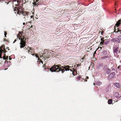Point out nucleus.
Wrapping results in <instances>:
<instances>
[{
	"mask_svg": "<svg viewBox=\"0 0 121 121\" xmlns=\"http://www.w3.org/2000/svg\"><path fill=\"white\" fill-rule=\"evenodd\" d=\"M6 52L5 47L3 45L0 47V58L3 59V60H8V57L5 54H4L3 57H2V53H4Z\"/></svg>",
	"mask_w": 121,
	"mask_h": 121,
	"instance_id": "nucleus-2",
	"label": "nucleus"
},
{
	"mask_svg": "<svg viewBox=\"0 0 121 121\" xmlns=\"http://www.w3.org/2000/svg\"><path fill=\"white\" fill-rule=\"evenodd\" d=\"M9 3H7V4H8Z\"/></svg>",
	"mask_w": 121,
	"mask_h": 121,
	"instance_id": "nucleus-46",
	"label": "nucleus"
},
{
	"mask_svg": "<svg viewBox=\"0 0 121 121\" xmlns=\"http://www.w3.org/2000/svg\"><path fill=\"white\" fill-rule=\"evenodd\" d=\"M84 80L86 82H87V79L86 80V79H84Z\"/></svg>",
	"mask_w": 121,
	"mask_h": 121,
	"instance_id": "nucleus-38",
	"label": "nucleus"
},
{
	"mask_svg": "<svg viewBox=\"0 0 121 121\" xmlns=\"http://www.w3.org/2000/svg\"><path fill=\"white\" fill-rule=\"evenodd\" d=\"M117 38L120 40H121V35L118 36L117 37Z\"/></svg>",
	"mask_w": 121,
	"mask_h": 121,
	"instance_id": "nucleus-22",
	"label": "nucleus"
},
{
	"mask_svg": "<svg viewBox=\"0 0 121 121\" xmlns=\"http://www.w3.org/2000/svg\"><path fill=\"white\" fill-rule=\"evenodd\" d=\"M120 51H119V53H120Z\"/></svg>",
	"mask_w": 121,
	"mask_h": 121,
	"instance_id": "nucleus-47",
	"label": "nucleus"
},
{
	"mask_svg": "<svg viewBox=\"0 0 121 121\" xmlns=\"http://www.w3.org/2000/svg\"><path fill=\"white\" fill-rule=\"evenodd\" d=\"M9 60H11L12 59V58H9Z\"/></svg>",
	"mask_w": 121,
	"mask_h": 121,
	"instance_id": "nucleus-36",
	"label": "nucleus"
},
{
	"mask_svg": "<svg viewBox=\"0 0 121 121\" xmlns=\"http://www.w3.org/2000/svg\"><path fill=\"white\" fill-rule=\"evenodd\" d=\"M86 79H89V77L88 76L86 77Z\"/></svg>",
	"mask_w": 121,
	"mask_h": 121,
	"instance_id": "nucleus-35",
	"label": "nucleus"
},
{
	"mask_svg": "<svg viewBox=\"0 0 121 121\" xmlns=\"http://www.w3.org/2000/svg\"><path fill=\"white\" fill-rule=\"evenodd\" d=\"M119 49V46L116 45H114L113 47V52L115 55V53L117 54V52L118 51Z\"/></svg>",
	"mask_w": 121,
	"mask_h": 121,
	"instance_id": "nucleus-5",
	"label": "nucleus"
},
{
	"mask_svg": "<svg viewBox=\"0 0 121 121\" xmlns=\"http://www.w3.org/2000/svg\"><path fill=\"white\" fill-rule=\"evenodd\" d=\"M80 65L79 64H77V65H75L74 67H76L77 68L78 67H80Z\"/></svg>",
	"mask_w": 121,
	"mask_h": 121,
	"instance_id": "nucleus-23",
	"label": "nucleus"
},
{
	"mask_svg": "<svg viewBox=\"0 0 121 121\" xmlns=\"http://www.w3.org/2000/svg\"><path fill=\"white\" fill-rule=\"evenodd\" d=\"M102 53L103 55L104 56L110 54V53L108 51L104 50Z\"/></svg>",
	"mask_w": 121,
	"mask_h": 121,
	"instance_id": "nucleus-12",
	"label": "nucleus"
},
{
	"mask_svg": "<svg viewBox=\"0 0 121 121\" xmlns=\"http://www.w3.org/2000/svg\"><path fill=\"white\" fill-rule=\"evenodd\" d=\"M114 96L118 99H121V97L120 96L119 94L117 92H115V93L114 94Z\"/></svg>",
	"mask_w": 121,
	"mask_h": 121,
	"instance_id": "nucleus-13",
	"label": "nucleus"
},
{
	"mask_svg": "<svg viewBox=\"0 0 121 121\" xmlns=\"http://www.w3.org/2000/svg\"><path fill=\"white\" fill-rule=\"evenodd\" d=\"M22 11L21 13H19V14L20 15V13H22V15H23V16H24V18L25 19H26L28 18V17L30 16V15H29L28 14H26V12H25L24 13H22Z\"/></svg>",
	"mask_w": 121,
	"mask_h": 121,
	"instance_id": "nucleus-8",
	"label": "nucleus"
},
{
	"mask_svg": "<svg viewBox=\"0 0 121 121\" xmlns=\"http://www.w3.org/2000/svg\"><path fill=\"white\" fill-rule=\"evenodd\" d=\"M90 66L89 67V70L90 69Z\"/></svg>",
	"mask_w": 121,
	"mask_h": 121,
	"instance_id": "nucleus-43",
	"label": "nucleus"
},
{
	"mask_svg": "<svg viewBox=\"0 0 121 121\" xmlns=\"http://www.w3.org/2000/svg\"><path fill=\"white\" fill-rule=\"evenodd\" d=\"M111 57V55L110 54L103 57L102 59L104 60H105L106 61H109L110 60V58Z\"/></svg>",
	"mask_w": 121,
	"mask_h": 121,
	"instance_id": "nucleus-6",
	"label": "nucleus"
},
{
	"mask_svg": "<svg viewBox=\"0 0 121 121\" xmlns=\"http://www.w3.org/2000/svg\"><path fill=\"white\" fill-rule=\"evenodd\" d=\"M115 74L114 72H112L111 73L108 77V79L109 80L113 78H114Z\"/></svg>",
	"mask_w": 121,
	"mask_h": 121,
	"instance_id": "nucleus-7",
	"label": "nucleus"
},
{
	"mask_svg": "<svg viewBox=\"0 0 121 121\" xmlns=\"http://www.w3.org/2000/svg\"><path fill=\"white\" fill-rule=\"evenodd\" d=\"M111 86L110 85H108L105 89L106 91L107 92L110 91L111 89Z\"/></svg>",
	"mask_w": 121,
	"mask_h": 121,
	"instance_id": "nucleus-14",
	"label": "nucleus"
},
{
	"mask_svg": "<svg viewBox=\"0 0 121 121\" xmlns=\"http://www.w3.org/2000/svg\"><path fill=\"white\" fill-rule=\"evenodd\" d=\"M117 68L115 66L112 67L111 69L112 71H115Z\"/></svg>",
	"mask_w": 121,
	"mask_h": 121,
	"instance_id": "nucleus-18",
	"label": "nucleus"
},
{
	"mask_svg": "<svg viewBox=\"0 0 121 121\" xmlns=\"http://www.w3.org/2000/svg\"><path fill=\"white\" fill-rule=\"evenodd\" d=\"M43 58H44V59H45L44 57Z\"/></svg>",
	"mask_w": 121,
	"mask_h": 121,
	"instance_id": "nucleus-51",
	"label": "nucleus"
},
{
	"mask_svg": "<svg viewBox=\"0 0 121 121\" xmlns=\"http://www.w3.org/2000/svg\"><path fill=\"white\" fill-rule=\"evenodd\" d=\"M94 85H95V84L94 83Z\"/></svg>",
	"mask_w": 121,
	"mask_h": 121,
	"instance_id": "nucleus-49",
	"label": "nucleus"
},
{
	"mask_svg": "<svg viewBox=\"0 0 121 121\" xmlns=\"http://www.w3.org/2000/svg\"><path fill=\"white\" fill-rule=\"evenodd\" d=\"M102 84V82H100L98 81L96 82V85L97 86H99Z\"/></svg>",
	"mask_w": 121,
	"mask_h": 121,
	"instance_id": "nucleus-16",
	"label": "nucleus"
},
{
	"mask_svg": "<svg viewBox=\"0 0 121 121\" xmlns=\"http://www.w3.org/2000/svg\"><path fill=\"white\" fill-rule=\"evenodd\" d=\"M4 62H5V63H6V62H8L7 61H6L5 60Z\"/></svg>",
	"mask_w": 121,
	"mask_h": 121,
	"instance_id": "nucleus-44",
	"label": "nucleus"
},
{
	"mask_svg": "<svg viewBox=\"0 0 121 121\" xmlns=\"http://www.w3.org/2000/svg\"><path fill=\"white\" fill-rule=\"evenodd\" d=\"M71 67L69 66L68 65H66L64 67L63 66H60V65H54L51 68L49 69V70L52 72H58L60 71H61V73H63L65 71H67L70 70L71 71L70 69H69L71 68Z\"/></svg>",
	"mask_w": 121,
	"mask_h": 121,
	"instance_id": "nucleus-1",
	"label": "nucleus"
},
{
	"mask_svg": "<svg viewBox=\"0 0 121 121\" xmlns=\"http://www.w3.org/2000/svg\"><path fill=\"white\" fill-rule=\"evenodd\" d=\"M9 62L10 63V61H9Z\"/></svg>",
	"mask_w": 121,
	"mask_h": 121,
	"instance_id": "nucleus-53",
	"label": "nucleus"
},
{
	"mask_svg": "<svg viewBox=\"0 0 121 121\" xmlns=\"http://www.w3.org/2000/svg\"><path fill=\"white\" fill-rule=\"evenodd\" d=\"M32 25L30 27V28H29V29L30 30H31V28H32Z\"/></svg>",
	"mask_w": 121,
	"mask_h": 121,
	"instance_id": "nucleus-31",
	"label": "nucleus"
},
{
	"mask_svg": "<svg viewBox=\"0 0 121 121\" xmlns=\"http://www.w3.org/2000/svg\"><path fill=\"white\" fill-rule=\"evenodd\" d=\"M116 73H118V69H116Z\"/></svg>",
	"mask_w": 121,
	"mask_h": 121,
	"instance_id": "nucleus-28",
	"label": "nucleus"
},
{
	"mask_svg": "<svg viewBox=\"0 0 121 121\" xmlns=\"http://www.w3.org/2000/svg\"><path fill=\"white\" fill-rule=\"evenodd\" d=\"M28 38H25V41H26V40H27L28 39Z\"/></svg>",
	"mask_w": 121,
	"mask_h": 121,
	"instance_id": "nucleus-32",
	"label": "nucleus"
},
{
	"mask_svg": "<svg viewBox=\"0 0 121 121\" xmlns=\"http://www.w3.org/2000/svg\"><path fill=\"white\" fill-rule=\"evenodd\" d=\"M35 56L37 58H38V60H39V58L38 57V55L37 54H36L35 55Z\"/></svg>",
	"mask_w": 121,
	"mask_h": 121,
	"instance_id": "nucleus-25",
	"label": "nucleus"
},
{
	"mask_svg": "<svg viewBox=\"0 0 121 121\" xmlns=\"http://www.w3.org/2000/svg\"><path fill=\"white\" fill-rule=\"evenodd\" d=\"M96 51H95V52L94 53V54H95V53H96Z\"/></svg>",
	"mask_w": 121,
	"mask_h": 121,
	"instance_id": "nucleus-41",
	"label": "nucleus"
},
{
	"mask_svg": "<svg viewBox=\"0 0 121 121\" xmlns=\"http://www.w3.org/2000/svg\"><path fill=\"white\" fill-rule=\"evenodd\" d=\"M19 40H21L20 42H23V40L24 41H25L24 40V38L23 37V38H19Z\"/></svg>",
	"mask_w": 121,
	"mask_h": 121,
	"instance_id": "nucleus-19",
	"label": "nucleus"
},
{
	"mask_svg": "<svg viewBox=\"0 0 121 121\" xmlns=\"http://www.w3.org/2000/svg\"><path fill=\"white\" fill-rule=\"evenodd\" d=\"M42 55H41V54H40V53L39 54L40 55L41 54V55L40 56V57H43V56L44 55L45 53H43V54H42Z\"/></svg>",
	"mask_w": 121,
	"mask_h": 121,
	"instance_id": "nucleus-26",
	"label": "nucleus"
},
{
	"mask_svg": "<svg viewBox=\"0 0 121 121\" xmlns=\"http://www.w3.org/2000/svg\"><path fill=\"white\" fill-rule=\"evenodd\" d=\"M80 76H78V77L77 78V79L78 80H79L80 79Z\"/></svg>",
	"mask_w": 121,
	"mask_h": 121,
	"instance_id": "nucleus-27",
	"label": "nucleus"
},
{
	"mask_svg": "<svg viewBox=\"0 0 121 121\" xmlns=\"http://www.w3.org/2000/svg\"><path fill=\"white\" fill-rule=\"evenodd\" d=\"M48 50V49H45L44 51V52H46V51H47Z\"/></svg>",
	"mask_w": 121,
	"mask_h": 121,
	"instance_id": "nucleus-29",
	"label": "nucleus"
},
{
	"mask_svg": "<svg viewBox=\"0 0 121 121\" xmlns=\"http://www.w3.org/2000/svg\"><path fill=\"white\" fill-rule=\"evenodd\" d=\"M23 42H21L20 43V47L21 48H23L26 46V42L25 41H23Z\"/></svg>",
	"mask_w": 121,
	"mask_h": 121,
	"instance_id": "nucleus-11",
	"label": "nucleus"
},
{
	"mask_svg": "<svg viewBox=\"0 0 121 121\" xmlns=\"http://www.w3.org/2000/svg\"><path fill=\"white\" fill-rule=\"evenodd\" d=\"M4 35L5 36V37H6V35H7V33H6L5 32H4Z\"/></svg>",
	"mask_w": 121,
	"mask_h": 121,
	"instance_id": "nucleus-30",
	"label": "nucleus"
},
{
	"mask_svg": "<svg viewBox=\"0 0 121 121\" xmlns=\"http://www.w3.org/2000/svg\"><path fill=\"white\" fill-rule=\"evenodd\" d=\"M12 29V30H13V29Z\"/></svg>",
	"mask_w": 121,
	"mask_h": 121,
	"instance_id": "nucleus-52",
	"label": "nucleus"
},
{
	"mask_svg": "<svg viewBox=\"0 0 121 121\" xmlns=\"http://www.w3.org/2000/svg\"><path fill=\"white\" fill-rule=\"evenodd\" d=\"M17 40L16 39H15L14 40V41L13 42V43H14Z\"/></svg>",
	"mask_w": 121,
	"mask_h": 121,
	"instance_id": "nucleus-33",
	"label": "nucleus"
},
{
	"mask_svg": "<svg viewBox=\"0 0 121 121\" xmlns=\"http://www.w3.org/2000/svg\"><path fill=\"white\" fill-rule=\"evenodd\" d=\"M103 42V43H104L105 44H107L108 43V41H104Z\"/></svg>",
	"mask_w": 121,
	"mask_h": 121,
	"instance_id": "nucleus-20",
	"label": "nucleus"
},
{
	"mask_svg": "<svg viewBox=\"0 0 121 121\" xmlns=\"http://www.w3.org/2000/svg\"><path fill=\"white\" fill-rule=\"evenodd\" d=\"M121 24V20H119L117 22L116 24L115 25V26H119Z\"/></svg>",
	"mask_w": 121,
	"mask_h": 121,
	"instance_id": "nucleus-15",
	"label": "nucleus"
},
{
	"mask_svg": "<svg viewBox=\"0 0 121 121\" xmlns=\"http://www.w3.org/2000/svg\"><path fill=\"white\" fill-rule=\"evenodd\" d=\"M35 2H39L41 1V0H34Z\"/></svg>",
	"mask_w": 121,
	"mask_h": 121,
	"instance_id": "nucleus-24",
	"label": "nucleus"
},
{
	"mask_svg": "<svg viewBox=\"0 0 121 121\" xmlns=\"http://www.w3.org/2000/svg\"><path fill=\"white\" fill-rule=\"evenodd\" d=\"M32 55H33L32 54H31Z\"/></svg>",
	"mask_w": 121,
	"mask_h": 121,
	"instance_id": "nucleus-45",
	"label": "nucleus"
},
{
	"mask_svg": "<svg viewBox=\"0 0 121 121\" xmlns=\"http://www.w3.org/2000/svg\"><path fill=\"white\" fill-rule=\"evenodd\" d=\"M30 16V17L31 18H32V16Z\"/></svg>",
	"mask_w": 121,
	"mask_h": 121,
	"instance_id": "nucleus-42",
	"label": "nucleus"
},
{
	"mask_svg": "<svg viewBox=\"0 0 121 121\" xmlns=\"http://www.w3.org/2000/svg\"><path fill=\"white\" fill-rule=\"evenodd\" d=\"M103 70L105 73L108 74L111 71L110 69L108 68V66L107 65H104L103 68Z\"/></svg>",
	"mask_w": 121,
	"mask_h": 121,
	"instance_id": "nucleus-4",
	"label": "nucleus"
},
{
	"mask_svg": "<svg viewBox=\"0 0 121 121\" xmlns=\"http://www.w3.org/2000/svg\"><path fill=\"white\" fill-rule=\"evenodd\" d=\"M23 24L24 25H25V23H23Z\"/></svg>",
	"mask_w": 121,
	"mask_h": 121,
	"instance_id": "nucleus-40",
	"label": "nucleus"
},
{
	"mask_svg": "<svg viewBox=\"0 0 121 121\" xmlns=\"http://www.w3.org/2000/svg\"><path fill=\"white\" fill-rule=\"evenodd\" d=\"M113 85L114 86L118 88H120L121 86V85L118 82H114L113 83Z\"/></svg>",
	"mask_w": 121,
	"mask_h": 121,
	"instance_id": "nucleus-10",
	"label": "nucleus"
},
{
	"mask_svg": "<svg viewBox=\"0 0 121 121\" xmlns=\"http://www.w3.org/2000/svg\"><path fill=\"white\" fill-rule=\"evenodd\" d=\"M30 48V49L28 51V53L29 54H30L31 53V49L30 48Z\"/></svg>",
	"mask_w": 121,
	"mask_h": 121,
	"instance_id": "nucleus-21",
	"label": "nucleus"
},
{
	"mask_svg": "<svg viewBox=\"0 0 121 121\" xmlns=\"http://www.w3.org/2000/svg\"><path fill=\"white\" fill-rule=\"evenodd\" d=\"M17 4H15V6L17 7L15 8V9H14V11H16L17 12V14H19V13H21L22 10V7L21 5H22L23 4H20L21 2L19 0H17Z\"/></svg>",
	"mask_w": 121,
	"mask_h": 121,
	"instance_id": "nucleus-3",
	"label": "nucleus"
},
{
	"mask_svg": "<svg viewBox=\"0 0 121 121\" xmlns=\"http://www.w3.org/2000/svg\"><path fill=\"white\" fill-rule=\"evenodd\" d=\"M120 73H119V74H120Z\"/></svg>",
	"mask_w": 121,
	"mask_h": 121,
	"instance_id": "nucleus-48",
	"label": "nucleus"
},
{
	"mask_svg": "<svg viewBox=\"0 0 121 121\" xmlns=\"http://www.w3.org/2000/svg\"><path fill=\"white\" fill-rule=\"evenodd\" d=\"M111 41L112 42H116V43H120L121 42V41L118 39V38H114L111 40Z\"/></svg>",
	"mask_w": 121,
	"mask_h": 121,
	"instance_id": "nucleus-9",
	"label": "nucleus"
},
{
	"mask_svg": "<svg viewBox=\"0 0 121 121\" xmlns=\"http://www.w3.org/2000/svg\"><path fill=\"white\" fill-rule=\"evenodd\" d=\"M40 61H40L43 64V61H42L41 60H40Z\"/></svg>",
	"mask_w": 121,
	"mask_h": 121,
	"instance_id": "nucleus-34",
	"label": "nucleus"
},
{
	"mask_svg": "<svg viewBox=\"0 0 121 121\" xmlns=\"http://www.w3.org/2000/svg\"><path fill=\"white\" fill-rule=\"evenodd\" d=\"M17 38H18V36H17Z\"/></svg>",
	"mask_w": 121,
	"mask_h": 121,
	"instance_id": "nucleus-50",
	"label": "nucleus"
},
{
	"mask_svg": "<svg viewBox=\"0 0 121 121\" xmlns=\"http://www.w3.org/2000/svg\"><path fill=\"white\" fill-rule=\"evenodd\" d=\"M49 57H46V58H47V59H48L49 58Z\"/></svg>",
	"mask_w": 121,
	"mask_h": 121,
	"instance_id": "nucleus-39",
	"label": "nucleus"
},
{
	"mask_svg": "<svg viewBox=\"0 0 121 121\" xmlns=\"http://www.w3.org/2000/svg\"><path fill=\"white\" fill-rule=\"evenodd\" d=\"M12 0L13 1H16L17 0Z\"/></svg>",
	"mask_w": 121,
	"mask_h": 121,
	"instance_id": "nucleus-37",
	"label": "nucleus"
},
{
	"mask_svg": "<svg viewBox=\"0 0 121 121\" xmlns=\"http://www.w3.org/2000/svg\"><path fill=\"white\" fill-rule=\"evenodd\" d=\"M112 99H108V103L109 104H111L112 103Z\"/></svg>",
	"mask_w": 121,
	"mask_h": 121,
	"instance_id": "nucleus-17",
	"label": "nucleus"
}]
</instances>
